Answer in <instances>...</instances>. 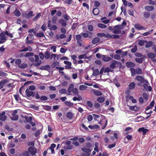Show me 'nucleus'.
Here are the masks:
<instances>
[{
  "label": "nucleus",
  "mask_w": 156,
  "mask_h": 156,
  "mask_svg": "<svg viewBox=\"0 0 156 156\" xmlns=\"http://www.w3.org/2000/svg\"><path fill=\"white\" fill-rule=\"evenodd\" d=\"M123 28V27H122L120 25H117L113 26H110L108 29L114 34H119L121 33V30Z\"/></svg>",
  "instance_id": "f257e3e1"
},
{
  "label": "nucleus",
  "mask_w": 156,
  "mask_h": 156,
  "mask_svg": "<svg viewBox=\"0 0 156 156\" xmlns=\"http://www.w3.org/2000/svg\"><path fill=\"white\" fill-rule=\"evenodd\" d=\"M129 70L131 73V76L132 77H134L135 74H141L143 73L141 69L140 68H138L136 70L134 68H131Z\"/></svg>",
  "instance_id": "f03ea898"
},
{
  "label": "nucleus",
  "mask_w": 156,
  "mask_h": 156,
  "mask_svg": "<svg viewBox=\"0 0 156 156\" xmlns=\"http://www.w3.org/2000/svg\"><path fill=\"white\" fill-rule=\"evenodd\" d=\"M65 144L66 145L63 148L65 150H71L73 149V146L71 144V141H66Z\"/></svg>",
  "instance_id": "7ed1b4c3"
},
{
  "label": "nucleus",
  "mask_w": 156,
  "mask_h": 156,
  "mask_svg": "<svg viewBox=\"0 0 156 156\" xmlns=\"http://www.w3.org/2000/svg\"><path fill=\"white\" fill-rule=\"evenodd\" d=\"M34 97L37 99H39L42 102L47 101L48 99V97L42 95L40 96L38 92H37L35 94Z\"/></svg>",
  "instance_id": "20e7f679"
},
{
  "label": "nucleus",
  "mask_w": 156,
  "mask_h": 156,
  "mask_svg": "<svg viewBox=\"0 0 156 156\" xmlns=\"http://www.w3.org/2000/svg\"><path fill=\"white\" fill-rule=\"evenodd\" d=\"M136 79L138 81L141 83H148V81L144 79V78L142 76H137L136 77Z\"/></svg>",
  "instance_id": "39448f33"
},
{
  "label": "nucleus",
  "mask_w": 156,
  "mask_h": 156,
  "mask_svg": "<svg viewBox=\"0 0 156 156\" xmlns=\"http://www.w3.org/2000/svg\"><path fill=\"white\" fill-rule=\"evenodd\" d=\"M29 152L32 155H34L37 153V149L35 147H30L28 150Z\"/></svg>",
  "instance_id": "423d86ee"
},
{
  "label": "nucleus",
  "mask_w": 156,
  "mask_h": 156,
  "mask_svg": "<svg viewBox=\"0 0 156 156\" xmlns=\"http://www.w3.org/2000/svg\"><path fill=\"white\" fill-rule=\"evenodd\" d=\"M118 64L120 66L122 65V63L120 62H118L115 60H113L111 64L110 65V68L112 69H114L116 67V65Z\"/></svg>",
  "instance_id": "0eeeda50"
},
{
  "label": "nucleus",
  "mask_w": 156,
  "mask_h": 156,
  "mask_svg": "<svg viewBox=\"0 0 156 156\" xmlns=\"http://www.w3.org/2000/svg\"><path fill=\"white\" fill-rule=\"evenodd\" d=\"M25 93L27 97H30L32 96L34 97L35 93L33 91L30 90L28 89H27L25 91Z\"/></svg>",
  "instance_id": "6e6552de"
},
{
  "label": "nucleus",
  "mask_w": 156,
  "mask_h": 156,
  "mask_svg": "<svg viewBox=\"0 0 156 156\" xmlns=\"http://www.w3.org/2000/svg\"><path fill=\"white\" fill-rule=\"evenodd\" d=\"M51 20H49L48 21V26L49 27V29L51 30H56L57 28V26L55 25H52L51 26Z\"/></svg>",
  "instance_id": "1a4fd4ad"
},
{
  "label": "nucleus",
  "mask_w": 156,
  "mask_h": 156,
  "mask_svg": "<svg viewBox=\"0 0 156 156\" xmlns=\"http://www.w3.org/2000/svg\"><path fill=\"white\" fill-rule=\"evenodd\" d=\"M35 61L36 62L34 63V65L35 66H39L41 63V60H39V56L37 55H35Z\"/></svg>",
  "instance_id": "9d476101"
},
{
  "label": "nucleus",
  "mask_w": 156,
  "mask_h": 156,
  "mask_svg": "<svg viewBox=\"0 0 156 156\" xmlns=\"http://www.w3.org/2000/svg\"><path fill=\"white\" fill-rule=\"evenodd\" d=\"M5 112L4 111H2L0 113V120L2 121H5L7 118V116L5 115Z\"/></svg>",
  "instance_id": "9b49d317"
},
{
  "label": "nucleus",
  "mask_w": 156,
  "mask_h": 156,
  "mask_svg": "<svg viewBox=\"0 0 156 156\" xmlns=\"http://www.w3.org/2000/svg\"><path fill=\"white\" fill-rule=\"evenodd\" d=\"M91 91L93 92L94 94L97 96L102 95V93L101 91L94 89H92Z\"/></svg>",
  "instance_id": "f8f14e48"
},
{
  "label": "nucleus",
  "mask_w": 156,
  "mask_h": 156,
  "mask_svg": "<svg viewBox=\"0 0 156 156\" xmlns=\"http://www.w3.org/2000/svg\"><path fill=\"white\" fill-rule=\"evenodd\" d=\"M126 65L128 68L134 67L136 65L134 63L131 62H126Z\"/></svg>",
  "instance_id": "ddd939ff"
},
{
  "label": "nucleus",
  "mask_w": 156,
  "mask_h": 156,
  "mask_svg": "<svg viewBox=\"0 0 156 156\" xmlns=\"http://www.w3.org/2000/svg\"><path fill=\"white\" fill-rule=\"evenodd\" d=\"M148 131V129H145L144 127H142L139 128L138 130V131L139 132H142L143 135H145L147 132Z\"/></svg>",
  "instance_id": "4468645a"
},
{
  "label": "nucleus",
  "mask_w": 156,
  "mask_h": 156,
  "mask_svg": "<svg viewBox=\"0 0 156 156\" xmlns=\"http://www.w3.org/2000/svg\"><path fill=\"white\" fill-rule=\"evenodd\" d=\"M74 87V85L73 84H71L69 85V87L67 89V92L68 95H70L71 93L73 91V89Z\"/></svg>",
  "instance_id": "2eb2a0df"
},
{
  "label": "nucleus",
  "mask_w": 156,
  "mask_h": 156,
  "mask_svg": "<svg viewBox=\"0 0 156 156\" xmlns=\"http://www.w3.org/2000/svg\"><path fill=\"white\" fill-rule=\"evenodd\" d=\"M100 39L98 37H96L94 38L92 41V43L95 44L100 42Z\"/></svg>",
  "instance_id": "dca6fc26"
},
{
  "label": "nucleus",
  "mask_w": 156,
  "mask_h": 156,
  "mask_svg": "<svg viewBox=\"0 0 156 156\" xmlns=\"http://www.w3.org/2000/svg\"><path fill=\"white\" fill-rule=\"evenodd\" d=\"M102 23L105 24H107L109 22L110 19H108L106 17H103L101 18Z\"/></svg>",
  "instance_id": "f3484780"
},
{
  "label": "nucleus",
  "mask_w": 156,
  "mask_h": 156,
  "mask_svg": "<svg viewBox=\"0 0 156 156\" xmlns=\"http://www.w3.org/2000/svg\"><path fill=\"white\" fill-rule=\"evenodd\" d=\"M50 69V66L49 65H46L44 66H43L41 67L40 69L42 70H48Z\"/></svg>",
  "instance_id": "a211bd4d"
},
{
  "label": "nucleus",
  "mask_w": 156,
  "mask_h": 156,
  "mask_svg": "<svg viewBox=\"0 0 156 156\" xmlns=\"http://www.w3.org/2000/svg\"><path fill=\"white\" fill-rule=\"evenodd\" d=\"M102 59L105 61L108 62L110 61L112 59V58L105 55H103L102 57Z\"/></svg>",
  "instance_id": "6ab92c4d"
},
{
  "label": "nucleus",
  "mask_w": 156,
  "mask_h": 156,
  "mask_svg": "<svg viewBox=\"0 0 156 156\" xmlns=\"http://www.w3.org/2000/svg\"><path fill=\"white\" fill-rule=\"evenodd\" d=\"M143 86L144 88L147 91H151L152 90V89L151 86H148V85L145 83L144 84Z\"/></svg>",
  "instance_id": "aec40b11"
},
{
  "label": "nucleus",
  "mask_w": 156,
  "mask_h": 156,
  "mask_svg": "<svg viewBox=\"0 0 156 156\" xmlns=\"http://www.w3.org/2000/svg\"><path fill=\"white\" fill-rule=\"evenodd\" d=\"M73 114L71 112H68L66 114V117L69 120L72 119L73 118Z\"/></svg>",
  "instance_id": "412c9836"
},
{
  "label": "nucleus",
  "mask_w": 156,
  "mask_h": 156,
  "mask_svg": "<svg viewBox=\"0 0 156 156\" xmlns=\"http://www.w3.org/2000/svg\"><path fill=\"white\" fill-rule=\"evenodd\" d=\"M8 82L7 80H3L0 82V89L3 87L5 83Z\"/></svg>",
  "instance_id": "4be33fe9"
},
{
  "label": "nucleus",
  "mask_w": 156,
  "mask_h": 156,
  "mask_svg": "<svg viewBox=\"0 0 156 156\" xmlns=\"http://www.w3.org/2000/svg\"><path fill=\"white\" fill-rule=\"evenodd\" d=\"M24 118L25 119L26 122L25 123H30L32 121V118L31 117H29L27 116H25Z\"/></svg>",
  "instance_id": "5701e85b"
},
{
  "label": "nucleus",
  "mask_w": 156,
  "mask_h": 156,
  "mask_svg": "<svg viewBox=\"0 0 156 156\" xmlns=\"http://www.w3.org/2000/svg\"><path fill=\"white\" fill-rule=\"evenodd\" d=\"M58 22L59 23L61 24L62 26L63 27H65L67 25L66 21L64 20L60 19L59 20Z\"/></svg>",
  "instance_id": "b1692460"
},
{
  "label": "nucleus",
  "mask_w": 156,
  "mask_h": 156,
  "mask_svg": "<svg viewBox=\"0 0 156 156\" xmlns=\"http://www.w3.org/2000/svg\"><path fill=\"white\" fill-rule=\"evenodd\" d=\"M88 127L90 129H99L100 127L97 124L94 125H89L88 126Z\"/></svg>",
  "instance_id": "393cba45"
},
{
  "label": "nucleus",
  "mask_w": 156,
  "mask_h": 156,
  "mask_svg": "<svg viewBox=\"0 0 156 156\" xmlns=\"http://www.w3.org/2000/svg\"><path fill=\"white\" fill-rule=\"evenodd\" d=\"M132 130V128L130 127H128L126 128L124 130L125 132V133L127 134L128 133H131Z\"/></svg>",
  "instance_id": "a878e982"
},
{
  "label": "nucleus",
  "mask_w": 156,
  "mask_h": 156,
  "mask_svg": "<svg viewBox=\"0 0 156 156\" xmlns=\"http://www.w3.org/2000/svg\"><path fill=\"white\" fill-rule=\"evenodd\" d=\"M145 9L146 10L150 11L153 10L154 7L152 6H147L145 7Z\"/></svg>",
  "instance_id": "bb28decb"
},
{
  "label": "nucleus",
  "mask_w": 156,
  "mask_h": 156,
  "mask_svg": "<svg viewBox=\"0 0 156 156\" xmlns=\"http://www.w3.org/2000/svg\"><path fill=\"white\" fill-rule=\"evenodd\" d=\"M33 12L32 11H30L27 14H26L25 17L27 18H29L33 16H34V15H33Z\"/></svg>",
  "instance_id": "cd10ccee"
},
{
  "label": "nucleus",
  "mask_w": 156,
  "mask_h": 156,
  "mask_svg": "<svg viewBox=\"0 0 156 156\" xmlns=\"http://www.w3.org/2000/svg\"><path fill=\"white\" fill-rule=\"evenodd\" d=\"M105 100V98L103 96H101L98 97L97 99V101L100 103H102L104 102Z\"/></svg>",
  "instance_id": "c85d7f7f"
},
{
  "label": "nucleus",
  "mask_w": 156,
  "mask_h": 156,
  "mask_svg": "<svg viewBox=\"0 0 156 156\" xmlns=\"http://www.w3.org/2000/svg\"><path fill=\"white\" fill-rule=\"evenodd\" d=\"M44 57L46 59H48L50 57L51 53L48 51H46L44 53Z\"/></svg>",
  "instance_id": "c756f323"
},
{
  "label": "nucleus",
  "mask_w": 156,
  "mask_h": 156,
  "mask_svg": "<svg viewBox=\"0 0 156 156\" xmlns=\"http://www.w3.org/2000/svg\"><path fill=\"white\" fill-rule=\"evenodd\" d=\"M135 83L134 82H131L129 85V88L130 90L133 89L135 87Z\"/></svg>",
  "instance_id": "7c9ffc66"
},
{
  "label": "nucleus",
  "mask_w": 156,
  "mask_h": 156,
  "mask_svg": "<svg viewBox=\"0 0 156 156\" xmlns=\"http://www.w3.org/2000/svg\"><path fill=\"white\" fill-rule=\"evenodd\" d=\"M144 16L145 19L149 18L150 16V13L149 12H145L144 13Z\"/></svg>",
  "instance_id": "2f4dec72"
},
{
  "label": "nucleus",
  "mask_w": 156,
  "mask_h": 156,
  "mask_svg": "<svg viewBox=\"0 0 156 156\" xmlns=\"http://www.w3.org/2000/svg\"><path fill=\"white\" fill-rule=\"evenodd\" d=\"M135 27L136 29L140 30H144L145 29V28H144L142 26L138 24H135Z\"/></svg>",
  "instance_id": "473e14b6"
},
{
  "label": "nucleus",
  "mask_w": 156,
  "mask_h": 156,
  "mask_svg": "<svg viewBox=\"0 0 156 156\" xmlns=\"http://www.w3.org/2000/svg\"><path fill=\"white\" fill-rule=\"evenodd\" d=\"M144 60V58H136L135 59V61L137 63H141L143 62Z\"/></svg>",
  "instance_id": "72a5a7b5"
},
{
  "label": "nucleus",
  "mask_w": 156,
  "mask_h": 156,
  "mask_svg": "<svg viewBox=\"0 0 156 156\" xmlns=\"http://www.w3.org/2000/svg\"><path fill=\"white\" fill-rule=\"evenodd\" d=\"M99 70L98 69H96L94 70L92 75L94 76H96L99 75Z\"/></svg>",
  "instance_id": "f704fd0d"
},
{
  "label": "nucleus",
  "mask_w": 156,
  "mask_h": 156,
  "mask_svg": "<svg viewBox=\"0 0 156 156\" xmlns=\"http://www.w3.org/2000/svg\"><path fill=\"white\" fill-rule=\"evenodd\" d=\"M13 13L17 17L20 16L21 15V12L19 10H16L13 12Z\"/></svg>",
  "instance_id": "c9c22d12"
},
{
  "label": "nucleus",
  "mask_w": 156,
  "mask_h": 156,
  "mask_svg": "<svg viewBox=\"0 0 156 156\" xmlns=\"http://www.w3.org/2000/svg\"><path fill=\"white\" fill-rule=\"evenodd\" d=\"M64 103L66 105L69 107L73 106V103L69 101H65Z\"/></svg>",
  "instance_id": "e433bc0d"
},
{
  "label": "nucleus",
  "mask_w": 156,
  "mask_h": 156,
  "mask_svg": "<svg viewBox=\"0 0 156 156\" xmlns=\"http://www.w3.org/2000/svg\"><path fill=\"white\" fill-rule=\"evenodd\" d=\"M148 56L151 58L153 59L155 57V54L153 53H150L147 54Z\"/></svg>",
  "instance_id": "4c0bfd02"
},
{
  "label": "nucleus",
  "mask_w": 156,
  "mask_h": 156,
  "mask_svg": "<svg viewBox=\"0 0 156 156\" xmlns=\"http://www.w3.org/2000/svg\"><path fill=\"white\" fill-rule=\"evenodd\" d=\"M97 26L98 27L101 28H105L107 27V26L105 24L101 23H98Z\"/></svg>",
  "instance_id": "58836bf2"
},
{
  "label": "nucleus",
  "mask_w": 156,
  "mask_h": 156,
  "mask_svg": "<svg viewBox=\"0 0 156 156\" xmlns=\"http://www.w3.org/2000/svg\"><path fill=\"white\" fill-rule=\"evenodd\" d=\"M13 97L14 98L15 100L17 101H18L19 100L21 99L19 96V95L18 93L16 94L13 95Z\"/></svg>",
  "instance_id": "ea45409f"
},
{
  "label": "nucleus",
  "mask_w": 156,
  "mask_h": 156,
  "mask_svg": "<svg viewBox=\"0 0 156 156\" xmlns=\"http://www.w3.org/2000/svg\"><path fill=\"white\" fill-rule=\"evenodd\" d=\"M82 36L81 34L76 35V39L77 41H82Z\"/></svg>",
  "instance_id": "a19ab883"
},
{
  "label": "nucleus",
  "mask_w": 156,
  "mask_h": 156,
  "mask_svg": "<svg viewBox=\"0 0 156 156\" xmlns=\"http://www.w3.org/2000/svg\"><path fill=\"white\" fill-rule=\"evenodd\" d=\"M87 87L84 85H81L79 86V90H84L87 89Z\"/></svg>",
  "instance_id": "79ce46f5"
},
{
  "label": "nucleus",
  "mask_w": 156,
  "mask_h": 156,
  "mask_svg": "<svg viewBox=\"0 0 156 156\" xmlns=\"http://www.w3.org/2000/svg\"><path fill=\"white\" fill-rule=\"evenodd\" d=\"M81 150L82 151L84 152L85 153L90 152L91 151V150L89 148H82Z\"/></svg>",
  "instance_id": "37998d69"
},
{
  "label": "nucleus",
  "mask_w": 156,
  "mask_h": 156,
  "mask_svg": "<svg viewBox=\"0 0 156 156\" xmlns=\"http://www.w3.org/2000/svg\"><path fill=\"white\" fill-rule=\"evenodd\" d=\"M21 60L20 59H17L15 61V63L16 65L18 66V67H19V66L21 64Z\"/></svg>",
  "instance_id": "c03bdc74"
},
{
  "label": "nucleus",
  "mask_w": 156,
  "mask_h": 156,
  "mask_svg": "<svg viewBox=\"0 0 156 156\" xmlns=\"http://www.w3.org/2000/svg\"><path fill=\"white\" fill-rule=\"evenodd\" d=\"M12 117H11V119L13 120H17L19 118L18 116L17 115H12Z\"/></svg>",
  "instance_id": "a18cd8bd"
},
{
  "label": "nucleus",
  "mask_w": 156,
  "mask_h": 156,
  "mask_svg": "<svg viewBox=\"0 0 156 156\" xmlns=\"http://www.w3.org/2000/svg\"><path fill=\"white\" fill-rule=\"evenodd\" d=\"M41 13H38L36 16L34 17V18L33 19V21H37L38 19L39 18L40 16H41Z\"/></svg>",
  "instance_id": "49530a36"
},
{
  "label": "nucleus",
  "mask_w": 156,
  "mask_h": 156,
  "mask_svg": "<svg viewBox=\"0 0 156 156\" xmlns=\"http://www.w3.org/2000/svg\"><path fill=\"white\" fill-rule=\"evenodd\" d=\"M58 19L57 17L55 16H53L51 20L53 24L56 23V22Z\"/></svg>",
  "instance_id": "de8ad7c7"
},
{
  "label": "nucleus",
  "mask_w": 156,
  "mask_h": 156,
  "mask_svg": "<svg viewBox=\"0 0 156 156\" xmlns=\"http://www.w3.org/2000/svg\"><path fill=\"white\" fill-rule=\"evenodd\" d=\"M99 9L98 8H95L93 9V12L94 14L97 15L99 13Z\"/></svg>",
  "instance_id": "09e8293b"
},
{
  "label": "nucleus",
  "mask_w": 156,
  "mask_h": 156,
  "mask_svg": "<svg viewBox=\"0 0 156 156\" xmlns=\"http://www.w3.org/2000/svg\"><path fill=\"white\" fill-rule=\"evenodd\" d=\"M27 66V65L26 63H22V64H20V66H19V67L20 68H26Z\"/></svg>",
  "instance_id": "8fccbe9b"
},
{
  "label": "nucleus",
  "mask_w": 156,
  "mask_h": 156,
  "mask_svg": "<svg viewBox=\"0 0 156 156\" xmlns=\"http://www.w3.org/2000/svg\"><path fill=\"white\" fill-rule=\"evenodd\" d=\"M73 92L75 95H78L79 92L78 90L76 88H74L73 89Z\"/></svg>",
  "instance_id": "3c124183"
},
{
  "label": "nucleus",
  "mask_w": 156,
  "mask_h": 156,
  "mask_svg": "<svg viewBox=\"0 0 156 156\" xmlns=\"http://www.w3.org/2000/svg\"><path fill=\"white\" fill-rule=\"evenodd\" d=\"M152 44L153 42L152 41H149L146 43L145 45V47L147 48H149L152 45Z\"/></svg>",
  "instance_id": "603ef678"
},
{
  "label": "nucleus",
  "mask_w": 156,
  "mask_h": 156,
  "mask_svg": "<svg viewBox=\"0 0 156 156\" xmlns=\"http://www.w3.org/2000/svg\"><path fill=\"white\" fill-rule=\"evenodd\" d=\"M137 50V46L136 45H135L133 48L131 49V51L132 53H134Z\"/></svg>",
  "instance_id": "864d4df0"
},
{
  "label": "nucleus",
  "mask_w": 156,
  "mask_h": 156,
  "mask_svg": "<svg viewBox=\"0 0 156 156\" xmlns=\"http://www.w3.org/2000/svg\"><path fill=\"white\" fill-rule=\"evenodd\" d=\"M87 27L88 30L90 31H92L94 30V27L91 25H87Z\"/></svg>",
  "instance_id": "5fc2aeb1"
},
{
  "label": "nucleus",
  "mask_w": 156,
  "mask_h": 156,
  "mask_svg": "<svg viewBox=\"0 0 156 156\" xmlns=\"http://www.w3.org/2000/svg\"><path fill=\"white\" fill-rule=\"evenodd\" d=\"M8 74L7 73H5L4 72L0 71V76H3V77H5L7 76Z\"/></svg>",
  "instance_id": "6e6d98bb"
},
{
  "label": "nucleus",
  "mask_w": 156,
  "mask_h": 156,
  "mask_svg": "<svg viewBox=\"0 0 156 156\" xmlns=\"http://www.w3.org/2000/svg\"><path fill=\"white\" fill-rule=\"evenodd\" d=\"M41 133V131L40 130H38L36 131L35 134V136L36 137H38Z\"/></svg>",
  "instance_id": "4d7b16f0"
},
{
  "label": "nucleus",
  "mask_w": 156,
  "mask_h": 156,
  "mask_svg": "<svg viewBox=\"0 0 156 156\" xmlns=\"http://www.w3.org/2000/svg\"><path fill=\"white\" fill-rule=\"evenodd\" d=\"M87 104L89 107L90 108H92L93 106L92 103L90 101H87Z\"/></svg>",
  "instance_id": "13d9d810"
},
{
  "label": "nucleus",
  "mask_w": 156,
  "mask_h": 156,
  "mask_svg": "<svg viewBox=\"0 0 156 156\" xmlns=\"http://www.w3.org/2000/svg\"><path fill=\"white\" fill-rule=\"evenodd\" d=\"M94 6L96 7H98L100 5V3L98 1H96L94 2Z\"/></svg>",
  "instance_id": "bf43d9fd"
},
{
  "label": "nucleus",
  "mask_w": 156,
  "mask_h": 156,
  "mask_svg": "<svg viewBox=\"0 0 156 156\" xmlns=\"http://www.w3.org/2000/svg\"><path fill=\"white\" fill-rule=\"evenodd\" d=\"M119 38V35L115 34L111 35V39Z\"/></svg>",
  "instance_id": "052dcab7"
},
{
  "label": "nucleus",
  "mask_w": 156,
  "mask_h": 156,
  "mask_svg": "<svg viewBox=\"0 0 156 156\" xmlns=\"http://www.w3.org/2000/svg\"><path fill=\"white\" fill-rule=\"evenodd\" d=\"M97 35L99 37H103L105 36V34L104 33H98L97 34Z\"/></svg>",
  "instance_id": "680f3d73"
},
{
  "label": "nucleus",
  "mask_w": 156,
  "mask_h": 156,
  "mask_svg": "<svg viewBox=\"0 0 156 156\" xmlns=\"http://www.w3.org/2000/svg\"><path fill=\"white\" fill-rule=\"evenodd\" d=\"M86 54L80 55L78 56V58L80 59H81L83 58H87L86 57Z\"/></svg>",
  "instance_id": "e2e57ef3"
},
{
  "label": "nucleus",
  "mask_w": 156,
  "mask_h": 156,
  "mask_svg": "<svg viewBox=\"0 0 156 156\" xmlns=\"http://www.w3.org/2000/svg\"><path fill=\"white\" fill-rule=\"evenodd\" d=\"M105 72H112V70L110 68L108 67H107L105 68Z\"/></svg>",
  "instance_id": "0e129e2a"
},
{
  "label": "nucleus",
  "mask_w": 156,
  "mask_h": 156,
  "mask_svg": "<svg viewBox=\"0 0 156 156\" xmlns=\"http://www.w3.org/2000/svg\"><path fill=\"white\" fill-rule=\"evenodd\" d=\"M36 36L38 37H44V34L43 33L41 32L37 33L36 34Z\"/></svg>",
  "instance_id": "69168bd1"
},
{
  "label": "nucleus",
  "mask_w": 156,
  "mask_h": 156,
  "mask_svg": "<svg viewBox=\"0 0 156 156\" xmlns=\"http://www.w3.org/2000/svg\"><path fill=\"white\" fill-rule=\"evenodd\" d=\"M66 90L65 89H62L59 91L60 93L62 94H65L66 93Z\"/></svg>",
  "instance_id": "338daca9"
},
{
  "label": "nucleus",
  "mask_w": 156,
  "mask_h": 156,
  "mask_svg": "<svg viewBox=\"0 0 156 156\" xmlns=\"http://www.w3.org/2000/svg\"><path fill=\"white\" fill-rule=\"evenodd\" d=\"M22 155H23V156H29V154L27 151H25L23 152Z\"/></svg>",
  "instance_id": "774afa93"
}]
</instances>
